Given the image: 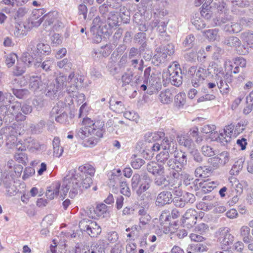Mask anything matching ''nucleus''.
<instances>
[{
  "label": "nucleus",
  "instance_id": "nucleus-1",
  "mask_svg": "<svg viewBox=\"0 0 253 253\" xmlns=\"http://www.w3.org/2000/svg\"><path fill=\"white\" fill-rule=\"evenodd\" d=\"M83 124L84 126L77 131L75 136L84 140L82 145L85 147H92L95 146L97 139L93 136L102 137L104 132V123L100 121H93L88 118H84Z\"/></svg>",
  "mask_w": 253,
  "mask_h": 253
},
{
  "label": "nucleus",
  "instance_id": "nucleus-2",
  "mask_svg": "<svg viewBox=\"0 0 253 253\" xmlns=\"http://www.w3.org/2000/svg\"><path fill=\"white\" fill-rule=\"evenodd\" d=\"M95 170L94 168L89 164H85L80 166L78 170H70L63 181L62 187L64 194L69 191V197L71 198L75 197L81 189V185L79 184V177L81 176L93 177Z\"/></svg>",
  "mask_w": 253,
  "mask_h": 253
},
{
  "label": "nucleus",
  "instance_id": "nucleus-3",
  "mask_svg": "<svg viewBox=\"0 0 253 253\" xmlns=\"http://www.w3.org/2000/svg\"><path fill=\"white\" fill-rule=\"evenodd\" d=\"M66 79V77L60 73L56 79V84L53 85H48V80L44 79L42 80L41 77L33 76L30 79L29 86L31 89L34 91L46 89L48 91L47 93L52 91L54 93H56L58 90L63 87Z\"/></svg>",
  "mask_w": 253,
  "mask_h": 253
},
{
  "label": "nucleus",
  "instance_id": "nucleus-4",
  "mask_svg": "<svg viewBox=\"0 0 253 253\" xmlns=\"http://www.w3.org/2000/svg\"><path fill=\"white\" fill-rule=\"evenodd\" d=\"M213 69L214 79L220 92L223 96H227L230 90V86L233 82V76L228 73H225L222 67L214 62H211L209 68Z\"/></svg>",
  "mask_w": 253,
  "mask_h": 253
},
{
  "label": "nucleus",
  "instance_id": "nucleus-5",
  "mask_svg": "<svg viewBox=\"0 0 253 253\" xmlns=\"http://www.w3.org/2000/svg\"><path fill=\"white\" fill-rule=\"evenodd\" d=\"M99 11L102 14V20L108 24V27H107L106 24L103 25L102 22L99 24L100 22V18L96 17L93 21L92 28L100 29L102 33H106L108 32L109 28H112L118 25L120 19V15L118 13L111 12L108 14L105 13V12H107L108 8L106 6L104 5L100 7Z\"/></svg>",
  "mask_w": 253,
  "mask_h": 253
},
{
  "label": "nucleus",
  "instance_id": "nucleus-6",
  "mask_svg": "<svg viewBox=\"0 0 253 253\" xmlns=\"http://www.w3.org/2000/svg\"><path fill=\"white\" fill-rule=\"evenodd\" d=\"M152 180L146 173H135L131 179V189L136 194L143 199L144 192L150 188Z\"/></svg>",
  "mask_w": 253,
  "mask_h": 253
},
{
  "label": "nucleus",
  "instance_id": "nucleus-7",
  "mask_svg": "<svg viewBox=\"0 0 253 253\" xmlns=\"http://www.w3.org/2000/svg\"><path fill=\"white\" fill-rule=\"evenodd\" d=\"M16 149L20 151L27 150L29 152L39 154L45 149V146L37 139L32 136H27L20 139L16 143Z\"/></svg>",
  "mask_w": 253,
  "mask_h": 253
},
{
  "label": "nucleus",
  "instance_id": "nucleus-8",
  "mask_svg": "<svg viewBox=\"0 0 253 253\" xmlns=\"http://www.w3.org/2000/svg\"><path fill=\"white\" fill-rule=\"evenodd\" d=\"M152 61L155 65L165 64L170 60L171 56L174 52V46L172 43L157 47Z\"/></svg>",
  "mask_w": 253,
  "mask_h": 253
},
{
  "label": "nucleus",
  "instance_id": "nucleus-9",
  "mask_svg": "<svg viewBox=\"0 0 253 253\" xmlns=\"http://www.w3.org/2000/svg\"><path fill=\"white\" fill-rule=\"evenodd\" d=\"M51 52L50 46L47 44L38 42L37 40L32 41L27 48V52L33 56L34 60L37 58H41L42 55H48Z\"/></svg>",
  "mask_w": 253,
  "mask_h": 253
},
{
  "label": "nucleus",
  "instance_id": "nucleus-10",
  "mask_svg": "<svg viewBox=\"0 0 253 253\" xmlns=\"http://www.w3.org/2000/svg\"><path fill=\"white\" fill-rule=\"evenodd\" d=\"M210 68L206 69L199 67L198 69L196 66L190 67L188 71V75L192 77L191 83L194 87H198L202 84L205 78L209 75Z\"/></svg>",
  "mask_w": 253,
  "mask_h": 253
},
{
  "label": "nucleus",
  "instance_id": "nucleus-11",
  "mask_svg": "<svg viewBox=\"0 0 253 253\" xmlns=\"http://www.w3.org/2000/svg\"><path fill=\"white\" fill-rule=\"evenodd\" d=\"M169 78L171 84L179 86L182 83V72L179 64H172L168 67L166 73H164L163 77Z\"/></svg>",
  "mask_w": 253,
  "mask_h": 253
},
{
  "label": "nucleus",
  "instance_id": "nucleus-12",
  "mask_svg": "<svg viewBox=\"0 0 253 253\" xmlns=\"http://www.w3.org/2000/svg\"><path fill=\"white\" fill-rule=\"evenodd\" d=\"M79 227L82 232H85L91 237H97L101 232V228L96 222L88 218L81 220Z\"/></svg>",
  "mask_w": 253,
  "mask_h": 253
},
{
  "label": "nucleus",
  "instance_id": "nucleus-13",
  "mask_svg": "<svg viewBox=\"0 0 253 253\" xmlns=\"http://www.w3.org/2000/svg\"><path fill=\"white\" fill-rule=\"evenodd\" d=\"M34 62V57L29 54V52L23 53L21 61L18 62L14 70V74L17 76L23 74L26 71L27 67L30 66Z\"/></svg>",
  "mask_w": 253,
  "mask_h": 253
},
{
  "label": "nucleus",
  "instance_id": "nucleus-14",
  "mask_svg": "<svg viewBox=\"0 0 253 253\" xmlns=\"http://www.w3.org/2000/svg\"><path fill=\"white\" fill-rule=\"evenodd\" d=\"M223 42L228 46L236 48L237 52L240 54L245 55L248 53V48L245 45H241V42L237 37L232 36L226 37Z\"/></svg>",
  "mask_w": 253,
  "mask_h": 253
},
{
  "label": "nucleus",
  "instance_id": "nucleus-15",
  "mask_svg": "<svg viewBox=\"0 0 253 253\" xmlns=\"http://www.w3.org/2000/svg\"><path fill=\"white\" fill-rule=\"evenodd\" d=\"M37 18L38 19L39 17H37ZM36 19V15L34 14L32 18V24L33 26L38 27L44 21L43 25L46 28L47 26H51L56 21V15L54 12H49L37 21H35Z\"/></svg>",
  "mask_w": 253,
  "mask_h": 253
},
{
  "label": "nucleus",
  "instance_id": "nucleus-16",
  "mask_svg": "<svg viewBox=\"0 0 253 253\" xmlns=\"http://www.w3.org/2000/svg\"><path fill=\"white\" fill-rule=\"evenodd\" d=\"M62 74L66 78L63 87L64 86L67 87L66 91L67 93L70 94L72 92H76L77 89L78 82H79L78 76L76 75L74 72H72L69 75L68 78H67L66 76H64L63 74ZM80 81L81 83L83 82L81 78L80 79Z\"/></svg>",
  "mask_w": 253,
  "mask_h": 253
},
{
  "label": "nucleus",
  "instance_id": "nucleus-17",
  "mask_svg": "<svg viewBox=\"0 0 253 253\" xmlns=\"http://www.w3.org/2000/svg\"><path fill=\"white\" fill-rule=\"evenodd\" d=\"M167 167L169 171L170 178L169 179H172L173 182H174V183L180 184V177L182 175V169L179 168V169H178L176 168L175 163L172 158L168 161Z\"/></svg>",
  "mask_w": 253,
  "mask_h": 253
},
{
  "label": "nucleus",
  "instance_id": "nucleus-18",
  "mask_svg": "<svg viewBox=\"0 0 253 253\" xmlns=\"http://www.w3.org/2000/svg\"><path fill=\"white\" fill-rule=\"evenodd\" d=\"M61 184L59 182H55L53 183L50 186L48 187L46 191L45 195L47 199L49 200L53 199L56 196H58L59 193L61 196L64 198L67 194H64L62 189V186L60 189Z\"/></svg>",
  "mask_w": 253,
  "mask_h": 253
},
{
  "label": "nucleus",
  "instance_id": "nucleus-19",
  "mask_svg": "<svg viewBox=\"0 0 253 253\" xmlns=\"http://www.w3.org/2000/svg\"><path fill=\"white\" fill-rule=\"evenodd\" d=\"M0 133H3L6 137L7 144L14 145L15 146L16 142L19 140L17 138L18 134L13 125L2 128Z\"/></svg>",
  "mask_w": 253,
  "mask_h": 253
},
{
  "label": "nucleus",
  "instance_id": "nucleus-20",
  "mask_svg": "<svg viewBox=\"0 0 253 253\" xmlns=\"http://www.w3.org/2000/svg\"><path fill=\"white\" fill-rule=\"evenodd\" d=\"M139 216V228L141 230L144 229L149 224L151 219V217L148 213V210L143 207H141L138 211Z\"/></svg>",
  "mask_w": 253,
  "mask_h": 253
},
{
  "label": "nucleus",
  "instance_id": "nucleus-21",
  "mask_svg": "<svg viewBox=\"0 0 253 253\" xmlns=\"http://www.w3.org/2000/svg\"><path fill=\"white\" fill-rule=\"evenodd\" d=\"M159 176L156 177L154 179V183L158 186H161L169 189H172V187L176 184L173 182L172 179H168V177H166L164 174L162 175H157Z\"/></svg>",
  "mask_w": 253,
  "mask_h": 253
},
{
  "label": "nucleus",
  "instance_id": "nucleus-22",
  "mask_svg": "<svg viewBox=\"0 0 253 253\" xmlns=\"http://www.w3.org/2000/svg\"><path fill=\"white\" fill-rule=\"evenodd\" d=\"M172 201V195L171 192L168 191H163L158 195L156 204L157 206H163L166 204H169Z\"/></svg>",
  "mask_w": 253,
  "mask_h": 253
},
{
  "label": "nucleus",
  "instance_id": "nucleus-23",
  "mask_svg": "<svg viewBox=\"0 0 253 253\" xmlns=\"http://www.w3.org/2000/svg\"><path fill=\"white\" fill-rule=\"evenodd\" d=\"M147 170L154 176L162 175L165 173L164 166L153 161L150 162L147 164Z\"/></svg>",
  "mask_w": 253,
  "mask_h": 253
},
{
  "label": "nucleus",
  "instance_id": "nucleus-24",
  "mask_svg": "<svg viewBox=\"0 0 253 253\" xmlns=\"http://www.w3.org/2000/svg\"><path fill=\"white\" fill-rule=\"evenodd\" d=\"M34 60V66L37 68H41L45 71L51 70V67L54 63V60L52 58L47 57L43 62H42L41 58H37Z\"/></svg>",
  "mask_w": 253,
  "mask_h": 253
},
{
  "label": "nucleus",
  "instance_id": "nucleus-25",
  "mask_svg": "<svg viewBox=\"0 0 253 253\" xmlns=\"http://www.w3.org/2000/svg\"><path fill=\"white\" fill-rule=\"evenodd\" d=\"M177 140L180 145L184 146L189 151L193 150L195 144L191 138L186 134H180L177 137Z\"/></svg>",
  "mask_w": 253,
  "mask_h": 253
},
{
  "label": "nucleus",
  "instance_id": "nucleus-26",
  "mask_svg": "<svg viewBox=\"0 0 253 253\" xmlns=\"http://www.w3.org/2000/svg\"><path fill=\"white\" fill-rule=\"evenodd\" d=\"M202 52H205L203 48L200 49L198 53L192 50L187 53L185 55V58L187 60L190 62H195L197 60L200 62H204L206 61L207 56L204 55L202 57H200L199 54H202Z\"/></svg>",
  "mask_w": 253,
  "mask_h": 253
},
{
  "label": "nucleus",
  "instance_id": "nucleus-27",
  "mask_svg": "<svg viewBox=\"0 0 253 253\" xmlns=\"http://www.w3.org/2000/svg\"><path fill=\"white\" fill-rule=\"evenodd\" d=\"M220 237L221 243L225 246H228L232 244L234 241V236L230 233V229L228 227L224 228Z\"/></svg>",
  "mask_w": 253,
  "mask_h": 253
},
{
  "label": "nucleus",
  "instance_id": "nucleus-28",
  "mask_svg": "<svg viewBox=\"0 0 253 253\" xmlns=\"http://www.w3.org/2000/svg\"><path fill=\"white\" fill-rule=\"evenodd\" d=\"M174 157L175 159L173 160L174 161L176 168L179 169L182 168L187 163V156L185 153L182 151L176 152L174 154Z\"/></svg>",
  "mask_w": 253,
  "mask_h": 253
},
{
  "label": "nucleus",
  "instance_id": "nucleus-29",
  "mask_svg": "<svg viewBox=\"0 0 253 253\" xmlns=\"http://www.w3.org/2000/svg\"><path fill=\"white\" fill-rule=\"evenodd\" d=\"M105 243L103 241H99L97 243L92 244L87 251L84 253H102L105 249Z\"/></svg>",
  "mask_w": 253,
  "mask_h": 253
},
{
  "label": "nucleus",
  "instance_id": "nucleus-30",
  "mask_svg": "<svg viewBox=\"0 0 253 253\" xmlns=\"http://www.w3.org/2000/svg\"><path fill=\"white\" fill-rule=\"evenodd\" d=\"M231 19V16L225 13H220L212 19L211 25L212 26H220L226 23Z\"/></svg>",
  "mask_w": 253,
  "mask_h": 253
},
{
  "label": "nucleus",
  "instance_id": "nucleus-31",
  "mask_svg": "<svg viewBox=\"0 0 253 253\" xmlns=\"http://www.w3.org/2000/svg\"><path fill=\"white\" fill-rule=\"evenodd\" d=\"M172 91L170 89H167L160 92L159 95V99L162 103L169 104L172 102Z\"/></svg>",
  "mask_w": 253,
  "mask_h": 253
},
{
  "label": "nucleus",
  "instance_id": "nucleus-32",
  "mask_svg": "<svg viewBox=\"0 0 253 253\" xmlns=\"http://www.w3.org/2000/svg\"><path fill=\"white\" fill-rule=\"evenodd\" d=\"M186 94L184 92H179L176 94L174 98V106L178 109L184 107L186 103Z\"/></svg>",
  "mask_w": 253,
  "mask_h": 253
},
{
  "label": "nucleus",
  "instance_id": "nucleus-33",
  "mask_svg": "<svg viewBox=\"0 0 253 253\" xmlns=\"http://www.w3.org/2000/svg\"><path fill=\"white\" fill-rule=\"evenodd\" d=\"M165 133L163 131L149 132L145 135V139L149 142H152L160 140L165 137Z\"/></svg>",
  "mask_w": 253,
  "mask_h": 253
},
{
  "label": "nucleus",
  "instance_id": "nucleus-34",
  "mask_svg": "<svg viewBox=\"0 0 253 253\" xmlns=\"http://www.w3.org/2000/svg\"><path fill=\"white\" fill-rule=\"evenodd\" d=\"M94 211L98 217L104 218L109 216V215L108 207L104 204L97 205Z\"/></svg>",
  "mask_w": 253,
  "mask_h": 253
},
{
  "label": "nucleus",
  "instance_id": "nucleus-35",
  "mask_svg": "<svg viewBox=\"0 0 253 253\" xmlns=\"http://www.w3.org/2000/svg\"><path fill=\"white\" fill-rule=\"evenodd\" d=\"M240 38L242 41L248 45L250 47L253 48V33L246 31L241 33Z\"/></svg>",
  "mask_w": 253,
  "mask_h": 253
},
{
  "label": "nucleus",
  "instance_id": "nucleus-36",
  "mask_svg": "<svg viewBox=\"0 0 253 253\" xmlns=\"http://www.w3.org/2000/svg\"><path fill=\"white\" fill-rule=\"evenodd\" d=\"M161 146L163 149L166 151H168L169 153H171L170 147H172V151H174V149H176V144L170 139L168 137H165L162 141L161 143Z\"/></svg>",
  "mask_w": 253,
  "mask_h": 253
},
{
  "label": "nucleus",
  "instance_id": "nucleus-37",
  "mask_svg": "<svg viewBox=\"0 0 253 253\" xmlns=\"http://www.w3.org/2000/svg\"><path fill=\"white\" fill-rule=\"evenodd\" d=\"M242 27L240 22L231 23L230 25L227 24L224 27V30L229 33H238L241 31Z\"/></svg>",
  "mask_w": 253,
  "mask_h": 253
},
{
  "label": "nucleus",
  "instance_id": "nucleus-38",
  "mask_svg": "<svg viewBox=\"0 0 253 253\" xmlns=\"http://www.w3.org/2000/svg\"><path fill=\"white\" fill-rule=\"evenodd\" d=\"M207 207L209 210L214 208L213 211L216 213H223L226 210V207L224 206L219 205V203L217 201L209 203Z\"/></svg>",
  "mask_w": 253,
  "mask_h": 253
},
{
  "label": "nucleus",
  "instance_id": "nucleus-39",
  "mask_svg": "<svg viewBox=\"0 0 253 253\" xmlns=\"http://www.w3.org/2000/svg\"><path fill=\"white\" fill-rule=\"evenodd\" d=\"M79 177V184L81 185V189L79 191L80 192L82 190V188L84 189H87L90 186L91 184L92 183L91 177L90 176H81Z\"/></svg>",
  "mask_w": 253,
  "mask_h": 253
},
{
  "label": "nucleus",
  "instance_id": "nucleus-40",
  "mask_svg": "<svg viewBox=\"0 0 253 253\" xmlns=\"http://www.w3.org/2000/svg\"><path fill=\"white\" fill-rule=\"evenodd\" d=\"M218 29H211L208 30L204 32L205 36L210 41H214L219 39Z\"/></svg>",
  "mask_w": 253,
  "mask_h": 253
},
{
  "label": "nucleus",
  "instance_id": "nucleus-41",
  "mask_svg": "<svg viewBox=\"0 0 253 253\" xmlns=\"http://www.w3.org/2000/svg\"><path fill=\"white\" fill-rule=\"evenodd\" d=\"M211 172V170L207 168L206 167H198L195 171V174L197 177H206L209 176V174Z\"/></svg>",
  "mask_w": 253,
  "mask_h": 253
},
{
  "label": "nucleus",
  "instance_id": "nucleus-42",
  "mask_svg": "<svg viewBox=\"0 0 253 253\" xmlns=\"http://www.w3.org/2000/svg\"><path fill=\"white\" fill-rule=\"evenodd\" d=\"M240 234L245 243H249L252 237L250 236V229L247 226H243L240 229Z\"/></svg>",
  "mask_w": 253,
  "mask_h": 253
},
{
  "label": "nucleus",
  "instance_id": "nucleus-43",
  "mask_svg": "<svg viewBox=\"0 0 253 253\" xmlns=\"http://www.w3.org/2000/svg\"><path fill=\"white\" fill-rule=\"evenodd\" d=\"M169 151L165 150V151H163L160 152L159 154L156 156V160L158 162L162 164L166 163L167 165V162L169 160Z\"/></svg>",
  "mask_w": 253,
  "mask_h": 253
},
{
  "label": "nucleus",
  "instance_id": "nucleus-44",
  "mask_svg": "<svg viewBox=\"0 0 253 253\" xmlns=\"http://www.w3.org/2000/svg\"><path fill=\"white\" fill-rule=\"evenodd\" d=\"M64 108L65 105L64 103L62 102H59L52 108L51 112V116L54 117V115H60L65 113Z\"/></svg>",
  "mask_w": 253,
  "mask_h": 253
},
{
  "label": "nucleus",
  "instance_id": "nucleus-45",
  "mask_svg": "<svg viewBox=\"0 0 253 253\" xmlns=\"http://www.w3.org/2000/svg\"><path fill=\"white\" fill-rule=\"evenodd\" d=\"M243 163L242 160L236 162L230 170V174L232 175H237L243 168Z\"/></svg>",
  "mask_w": 253,
  "mask_h": 253
},
{
  "label": "nucleus",
  "instance_id": "nucleus-46",
  "mask_svg": "<svg viewBox=\"0 0 253 253\" xmlns=\"http://www.w3.org/2000/svg\"><path fill=\"white\" fill-rule=\"evenodd\" d=\"M119 184L121 194L127 197H129L131 195V192L125 180H122L119 182Z\"/></svg>",
  "mask_w": 253,
  "mask_h": 253
},
{
  "label": "nucleus",
  "instance_id": "nucleus-47",
  "mask_svg": "<svg viewBox=\"0 0 253 253\" xmlns=\"http://www.w3.org/2000/svg\"><path fill=\"white\" fill-rule=\"evenodd\" d=\"M248 136L245 134L243 137H239L236 141L237 146L240 148L242 151L245 150L248 144Z\"/></svg>",
  "mask_w": 253,
  "mask_h": 253
},
{
  "label": "nucleus",
  "instance_id": "nucleus-48",
  "mask_svg": "<svg viewBox=\"0 0 253 253\" xmlns=\"http://www.w3.org/2000/svg\"><path fill=\"white\" fill-rule=\"evenodd\" d=\"M209 231V226L204 223H201L198 224L195 229V232L200 235H204Z\"/></svg>",
  "mask_w": 253,
  "mask_h": 253
},
{
  "label": "nucleus",
  "instance_id": "nucleus-49",
  "mask_svg": "<svg viewBox=\"0 0 253 253\" xmlns=\"http://www.w3.org/2000/svg\"><path fill=\"white\" fill-rule=\"evenodd\" d=\"M141 57L132 58L129 59L130 65L134 68H136L138 66V69L141 72L142 71L143 68V61L140 59Z\"/></svg>",
  "mask_w": 253,
  "mask_h": 253
},
{
  "label": "nucleus",
  "instance_id": "nucleus-50",
  "mask_svg": "<svg viewBox=\"0 0 253 253\" xmlns=\"http://www.w3.org/2000/svg\"><path fill=\"white\" fill-rule=\"evenodd\" d=\"M57 66L60 69L63 68L68 71L72 68V63L70 62L67 58H64L57 62Z\"/></svg>",
  "mask_w": 253,
  "mask_h": 253
},
{
  "label": "nucleus",
  "instance_id": "nucleus-51",
  "mask_svg": "<svg viewBox=\"0 0 253 253\" xmlns=\"http://www.w3.org/2000/svg\"><path fill=\"white\" fill-rule=\"evenodd\" d=\"M231 137L228 135L226 132L223 131L220 133L219 135L217 138V140L219 141L222 145H225L228 142L231 141Z\"/></svg>",
  "mask_w": 253,
  "mask_h": 253
},
{
  "label": "nucleus",
  "instance_id": "nucleus-52",
  "mask_svg": "<svg viewBox=\"0 0 253 253\" xmlns=\"http://www.w3.org/2000/svg\"><path fill=\"white\" fill-rule=\"evenodd\" d=\"M160 23V21L158 19H154L149 23L148 27H147L145 25H140L139 30L141 31H147L149 28L151 30H153L154 28L157 27Z\"/></svg>",
  "mask_w": 253,
  "mask_h": 253
},
{
  "label": "nucleus",
  "instance_id": "nucleus-53",
  "mask_svg": "<svg viewBox=\"0 0 253 253\" xmlns=\"http://www.w3.org/2000/svg\"><path fill=\"white\" fill-rule=\"evenodd\" d=\"M215 6L218 11H220L221 13L226 14L228 10V5L223 0L215 3Z\"/></svg>",
  "mask_w": 253,
  "mask_h": 253
},
{
  "label": "nucleus",
  "instance_id": "nucleus-54",
  "mask_svg": "<svg viewBox=\"0 0 253 253\" xmlns=\"http://www.w3.org/2000/svg\"><path fill=\"white\" fill-rule=\"evenodd\" d=\"M13 93L18 98H23L28 94L29 91L26 89H12Z\"/></svg>",
  "mask_w": 253,
  "mask_h": 253
},
{
  "label": "nucleus",
  "instance_id": "nucleus-55",
  "mask_svg": "<svg viewBox=\"0 0 253 253\" xmlns=\"http://www.w3.org/2000/svg\"><path fill=\"white\" fill-rule=\"evenodd\" d=\"M17 59V56L15 53H11L6 56L5 63L8 67H11Z\"/></svg>",
  "mask_w": 253,
  "mask_h": 253
},
{
  "label": "nucleus",
  "instance_id": "nucleus-56",
  "mask_svg": "<svg viewBox=\"0 0 253 253\" xmlns=\"http://www.w3.org/2000/svg\"><path fill=\"white\" fill-rule=\"evenodd\" d=\"M196 218H197V211L192 209L188 210L183 216V219H186L191 218V219L195 220Z\"/></svg>",
  "mask_w": 253,
  "mask_h": 253
},
{
  "label": "nucleus",
  "instance_id": "nucleus-57",
  "mask_svg": "<svg viewBox=\"0 0 253 253\" xmlns=\"http://www.w3.org/2000/svg\"><path fill=\"white\" fill-rule=\"evenodd\" d=\"M182 197L183 199L184 202H185L186 204H192L195 201L194 195L190 193H184L182 195Z\"/></svg>",
  "mask_w": 253,
  "mask_h": 253
},
{
  "label": "nucleus",
  "instance_id": "nucleus-58",
  "mask_svg": "<svg viewBox=\"0 0 253 253\" xmlns=\"http://www.w3.org/2000/svg\"><path fill=\"white\" fill-rule=\"evenodd\" d=\"M194 36L193 35H189L186 37L183 43L184 46L187 47L188 48H191L194 45Z\"/></svg>",
  "mask_w": 253,
  "mask_h": 253
},
{
  "label": "nucleus",
  "instance_id": "nucleus-59",
  "mask_svg": "<svg viewBox=\"0 0 253 253\" xmlns=\"http://www.w3.org/2000/svg\"><path fill=\"white\" fill-rule=\"evenodd\" d=\"M203 154L207 157H211L215 155L213 149L209 146H203L202 148Z\"/></svg>",
  "mask_w": 253,
  "mask_h": 253
},
{
  "label": "nucleus",
  "instance_id": "nucleus-60",
  "mask_svg": "<svg viewBox=\"0 0 253 253\" xmlns=\"http://www.w3.org/2000/svg\"><path fill=\"white\" fill-rule=\"evenodd\" d=\"M141 57V52L138 49L131 47L129 52L128 58V59H132V58H136Z\"/></svg>",
  "mask_w": 253,
  "mask_h": 253
},
{
  "label": "nucleus",
  "instance_id": "nucleus-61",
  "mask_svg": "<svg viewBox=\"0 0 253 253\" xmlns=\"http://www.w3.org/2000/svg\"><path fill=\"white\" fill-rule=\"evenodd\" d=\"M206 90L207 89H204L203 91L204 93H206V94L199 97L197 100L198 102H202L208 100H213L215 98V96L214 95L206 93Z\"/></svg>",
  "mask_w": 253,
  "mask_h": 253
},
{
  "label": "nucleus",
  "instance_id": "nucleus-62",
  "mask_svg": "<svg viewBox=\"0 0 253 253\" xmlns=\"http://www.w3.org/2000/svg\"><path fill=\"white\" fill-rule=\"evenodd\" d=\"M145 163L144 160L140 158H134L131 162L132 167L134 169H139Z\"/></svg>",
  "mask_w": 253,
  "mask_h": 253
},
{
  "label": "nucleus",
  "instance_id": "nucleus-63",
  "mask_svg": "<svg viewBox=\"0 0 253 253\" xmlns=\"http://www.w3.org/2000/svg\"><path fill=\"white\" fill-rule=\"evenodd\" d=\"M14 158L18 163L25 164L27 160L26 154L23 153H16L14 156Z\"/></svg>",
  "mask_w": 253,
  "mask_h": 253
},
{
  "label": "nucleus",
  "instance_id": "nucleus-64",
  "mask_svg": "<svg viewBox=\"0 0 253 253\" xmlns=\"http://www.w3.org/2000/svg\"><path fill=\"white\" fill-rule=\"evenodd\" d=\"M21 103L19 102H15L11 104L9 107V111L11 113L14 115L15 113L20 111Z\"/></svg>",
  "mask_w": 253,
  "mask_h": 253
}]
</instances>
